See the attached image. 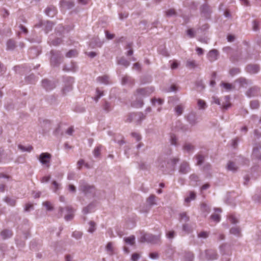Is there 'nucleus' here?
<instances>
[{
    "label": "nucleus",
    "instance_id": "nucleus-1",
    "mask_svg": "<svg viewBox=\"0 0 261 261\" xmlns=\"http://www.w3.org/2000/svg\"><path fill=\"white\" fill-rule=\"evenodd\" d=\"M178 158L166 159L165 156L160 157L158 160V166L163 168L166 166L167 168H174L177 163L178 162Z\"/></svg>",
    "mask_w": 261,
    "mask_h": 261
},
{
    "label": "nucleus",
    "instance_id": "nucleus-2",
    "mask_svg": "<svg viewBox=\"0 0 261 261\" xmlns=\"http://www.w3.org/2000/svg\"><path fill=\"white\" fill-rule=\"evenodd\" d=\"M79 191L87 197H93L95 195V188L84 180L79 182Z\"/></svg>",
    "mask_w": 261,
    "mask_h": 261
},
{
    "label": "nucleus",
    "instance_id": "nucleus-3",
    "mask_svg": "<svg viewBox=\"0 0 261 261\" xmlns=\"http://www.w3.org/2000/svg\"><path fill=\"white\" fill-rule=\"evenodd\" d=\"M160 237L161 234L155 236L150 233H145L141 236L140 241L142 243L147 242L155 244L160 241Z\"/></svg>",
    "mask_w": 261,
    "mask_h": 261
},
{
    "label": "nucleus",
    "instance_id": "nucleus-4",
    "mask_svg": "<svg viewBox=\"0 0 261 261\" xmlns=\"http://www.w3.org/2000/svg\"><path fill=\"white\" fill-rule=\"evenodd\" d=\"M50 54L51 55L50 58L51 65L54 67L58 66L60 64V61L62 57L61 52L53 50L50 51Z\"/></svg>",
    "mask_w": 261,
    "mask_h": 261
},
{
    "label": "nucleus",
    "instance_id": "nucleus-5",
    "mask_svg": "<svg viewBox=\"0 0 261 261\" xmlns=\"http://www.w3.org/2000/svg\"><path fill=\"white\" fill-rule=\"evenodd\" d=\"M229 99V98L228 96L224 97V101H223L222 100H220L218 97L214 96L213 97V102L220 106L222 109L227 110L230 106Z\"/></svg>",
    "mask_w": 261,
    "mask_h": 261
},
{
    "label": "nucleus",
    "instance_id": "nucleus-6",
    "mask_svg": "<svg viewBox=\"0 0 261 261\" xmlns=\"http://www.w3.org/2000/svg\"><path fill=\"white\" fill-rule=\"evenodd\" d=\"M145 115L143 114L142 112L132 113L128 115L126 119V121L130 122L133 121H135L138 123H140L142 120L145 119Z\"/></svg>",
    "mask_w": 261,
    "mask_h": 261
},
{
    "label": "nucleus",
    "instance_id": "nucleus-7",
    "mask_svg": "<svg viewBox=\"0 0 261 261\" xmlns=\"http://www.w3.org/2000/svg\"><path fill=\"white\" fill-rule=\"evenodd\" d=\"M205 258H203L204 254L201 253L200 257L202 260H206L208 261H213L218 258V254L216 251L212 249L207 250L204 253Z\"/></svg>",
    "mask_w": 261,
    "mask_h": 261
},
{
    "label": "nucleus",
    "instance_id": "nucleus-8",
    "mask_svg": "<svg viewBox=\"0 0 261 261\" xmlns=\"http://www.w3.org/2000/svg\"><path fill=\"white\" fill-rule=\"evenodd\" d=\"M54 24L50 21H40L38 23L35 24L36 28L43 27L44 31L45 33H47L51 31Z\"/></svg>",
    "mask_w": 261,
    "mask_h": 261
},
{
    "label": "nucleus",
    "instance_id": "nucleus-9",
    "mask_svg": "<svg viewBox=\"0 0 261 261\" xmlns=\"http://www.w3.org/2000/svg\"><path fill=\"white\" fill-rule=\"evenodd\" d=\"M74 83V79L71 77H66L65 79V87L63 89L64 93L66 94L67 92L71 91L72 89V84Z\"/></svg>",
    "mask_w": 261,
    "mask_h": 261
},
{
    "label": "nucleus",
    "instance_id": "nucleus-10",
    "mask_svg": "<svg viewBox=\"0 0 261 261\" xmlns=\"http://www.w3.org/2000/svg\"><path fill=\"white\" fill-rule=\"evenodd\" d=\"M50 158L51 155L49 153L47 152L42 153L39 155V160L42 165H46V167H48Z\"/></svg>",
    "mask_w": 261,
    "mask_h": 261
},
{
    "label": "nucleus",
    "instance_id": "nucleus-11",
    "mask_svg": "<svg viewBox=\"0 0 261 261\" xmlns=\"http://www.w3.org/2000/svg\"><path fill=\"white\" fill-rule=\"evenodd\" d=\"M154 91V89L152 88H145V89H140L137 90V94L135 96L137 99L139 96H148L150 93H151Z\"/></svg>",
    "mask_w": 261,
    "mask_h": 261
},
{
    "label": "nucleus",
    "instance_id": "nucleus-12",
    "mask_svg": "<svg viewBox=\"0 0 261 261\" xmlns=\"http://www.w3.org/2000/svg\"><path fill=\"white\" fill-rule=\"evenodd\" d=\"M231 246L227 244H222L220 246V251L222 255H229L231 254Z\"/></svg>",
    "mask_w": 261,
    "mask_h": 261
},
{
    "label": "nucleus",
    "instance_id": "nucleus-13",
    "mask_svg": "<svg viewBox=\"0 0 261 261\" xmlns=\"http://www.w3.org/2000/svg\"><path fill=\"white\" fill-rule=\"evenodd\" d=\"M187 121L192 125H194L198 122V117L194 112L190 113L187 116Z\"/></svg>",
    "mask_w": 261,
    "mask_h": 261
},
{
    "label": "nucleus",
    "instance_id": "nucleus-14",
    "mask_svg": "<svg viewBox=\"0 0 261 261\" xmlns=\"http://www.w3.org/2000/svg\"><path fill=\"white\" fill-rule=\"evenodd\" d=\"M65 210L67 214L65 216L64 219L67 221L71 220L74 217V210L70 206L66 207Z\"/></svg>",
    "mask_w": 261,
    "mask_h": 261
},
{
    "label": "nucleus",
    "instance_id": "nucleus-15",
    "mask_svg": "<svg viewBox=\"0 0 261 261\" xmlns=\"http://www.w3.org/2000/svg\"><path fill=\"white\" fill-rule=\"evenodd\" d=\"M260 68L257 64H249L246 67V70L251 74H256L259 71Z\"/></svg>",
    "mask_w": 261,
    "mask_h": 261
},
{
    "label": "nucleus",
    "instance_id": "nucleus-16",
    "mask_svg": "<svg viewBox=\"0 0 261 261\" xmlns=\"http://www.w3.org/2000/svg\"><path fill=\"white\" fill-rule=\"evenodd\" d=\"M260 91V89L254 86L251 88H250L246 92V95L248 97H252L254 96H256L258 95L259 92Z\"/></svg>",
    "mask_w": 261,
    "mask_h": 261
},
{
    "label": "nucleus",
    "instance_id": "nucleus-17",
    "mask_svg": "<svg viewBox=\"0 0 261 261\" xmlns=\"http://www.w3.org/2000/svg\"><path fill=\"white\" fill-rule=\"evenodd\" d=\"M42 86L46 90H51L55 88V84L53 82L48 81L47 80H43L42 81Z\"/></svg>",
    "mask_w": 261,
    "mask_h": 261
},
{
    "label": "nucleus",
    "instance_id": "nucleus-18",
    "mask_svg": "<svg viewBox=\"0 0 261 261\" xmlns=\"http://www.w3.org/2000/svg\"><path fill=\"white\" fill-rule=\"evenodd\" d=\"M190 171V167L188 162H183L180 165L179 172L181 174H187Z\"/></svg>",
    "mask_w": 261,
    "mask_h": 261
},
{
    "label": "nucleus",
    "instance_id": "nucleus-19",
    "mask_svg": "<svg viewBox=\"0 0 261 261\" xmlns=\"http://www.w3.org/2000/svg\"><path fill=\"white\" fill-rule=\"evenodd\" d=\"M218 52L216 49H212L207 54V57L211 62L216 60L218 58Z\"/></svg>",
    "mask_w": 261,
    "mask_h": 261
},
{
    "label": "nucleus",
    "instance_id": "nucleus-20",
    "mask_svg": "<svg viewBox=\"0 0 261 261\" xmlns=\"http://www.w3.org/2000/svg\"><path fill=\"white\" fill-rule=\"evenodd\" d=\"M121 84L123 85H128L131 86L134 84V81L132 77L125 75L122 77Z\"/></svg>",
    "mask_w": 261,
    "mask_h": 261
},
{
    "label": "nucleus",
    "instance_id": "nucleus-21",
    "mask_svg": "<svg viewBox=\"0 0 261 261\" xmlns=\"http://www.w3.org/2000/svg\"><path fill=\"white\" fill-rule=\"evenodd\" d=\"M229 232L237 237H240L241 234V229L238 226H234L231 227L229 230Z\"/></svg>",
    "mask_w": 261,
    "mask_h": 261
},
{
    "label": "nucleus",
    "instance_id": "nucleus-22",
    "mask_svg": "<svg viewBox=\"0 0 261 261\" xmlns=\"http://www.w3.org/2000/svg\"><path fill=\"white\" fill-rule=\"evenodd\" d=\"M105 249L107 253L110 256L113 255L115 253L114 244L111 242H109L107 244Z\"/></svg>",
    "mask_w": 261,
    "mask_h": 261
},
{
    "label": "nucleus",
    "instance_id": "nucleus-23",
    "mask_svg": "<svg viewBox=\"0 0 261 261\" xmlns=\"http://www.w3.org/2000/svg\"><path fill=\"white\" fill-rule=\"evenodd\" d=\"M56 9L52 6L47 8L45 11L46 15L50 17H54L56 15Z\"/></svg>",
    "mask_w": 261,
    "mask_h": 261
},
{
    "label": "nucleus",
    "instance_id": "nucleus-24",
    "mask_svg": "<svg viewBox=\"0 0 261 261\" xmlns=\"http://www.w3.org/2000/svg\"><path fill=\"white\" fill-rule=\"evenodd\" d=\"M97 81L100 84L105 85L111 84V82L109 81V77L106 75L98 77L97 78Z\"/></svg>",
    "mask_w": 261,
    "mask_h": 261
},
{
    "label": "nucleus",
    "instance_id": "nucleus-25",
    "mask_svg": "<svg viewBox=\"0 0 261 261\" xmlns=\"http://www.w3.org/2000/svg\"><path fill=\"white\" fill-rule=\"evenodd\" d=\"M200 11L205 17H207L211 13L210 8L207 4L203 5L200 8Z\"/></svg>",
    "mask_w": 261,
    "mask_h": 261
},
{
    "label": "nucleus",
    "instance_id": "nucleus-26",
    "mask_svg": "<svg viewBox=\"0 0 261 261\" xmlns=\"http://www.w3.org/2000/svg\"><path fill=\"white\" fill-rule=\"evenodd\" d=\"M196 198V194L194 192H190L189 196L185 198V204L189 206V203Z\"/></svg>",
    "mask_w": 261,
    "mask_h": 261
},
{
    "label": "nucleus",
    "instance_id": "nucleus-27",
    "mask_svg": "<svg viewBox=\"0 0 261 261\" xmlns=\"http://www.w3.org/2000/svg\"><path fill=\"white\" fill-rule=\"evenodd\" d=\"M117 62L118 65H122L126 68L129 65V62L124 58L117 59Z\"/></svg>",
    "mask_w": 261,
    "mask_h": 261
},
{
    "label": "nucleus",
    "instance_id": "nucleus-28",
    "mask_svg": "<svg viewBox=\"0 0 261 261\" xmlns=\"http://www.w3.org/2000/svg\"><path fill=\"white\" fill-rule=\"evenodd\" d=\"M226 168L229 171L235 172L237 170L238 167L233 162L229 161L227 164Z\"/></svg>",
    "mask_w": 261,
    "mask_h": 261
},
{
    "label": "nucleus",
    "instance_id": "nucleus-29",
    "mask_svg": "<svg viewBox=\"0 0 261 261\" xmlns=\"http://www.w3.org/2000/svg\"><path fill=\"white\" fill-rule=\"evenodd\" d=\"M62 40L60 38H57L56 39H53L51 37H49L48 43L50 45L57 46L61 43Z\"/></svg>",
    "mask_w": 261,
    "mask_h": 261
},
{
    "label": "nucleus",
    "instance_id": "nucleus-30",
    "mask_svg": "<svg viewBox=\"0 0 261 261\" xmlns=\"http://www.w3.org/2000/svg\"><path fill=\"white\" fill-rule=\"evenodd\" d=\"M95 205L93 203H90L87 206L84 207L83 210V212L84 214H87L92 211Z\"/></svg>",
    "mask_w": 261,
    "mask_h": 261
},
{
    "label": "nucleus",
    "instance_id": "nucleus-31",
    "mask_svg": "<svg viewBox=\"0 0 261 261\" xmlns=\"http://www.w3.org/2000/svg\"><path fill=\"white\" fill-rule=\"evenodd\" d=\"M12 235V232L7 229L4 230L1 232V236L4 239H7L10 238Z\"/></svg>",
    "mask_w": 261,
    "mask_h": 261
},
{
    "label": "nucleus",
    "instance_id": "nucleus-32",
    "mask_svg": "<svg viewBox=\"0 0 261 261\" xmlns=\"http://www.w3.org/2000/svg\"><path fill=\"white\" fill-rule=\"evenodd\" d=\"M147 202L150 206L156 205V203L155 202V196L154 195H151L147 198Z\"/></svg>",
    "mask_w": 261,
    "mask_h": 261
},
{
    "label": "nucleus",
    "instance_id": "nucleus-33",
    "mask_svg": "<svg viewBox=\"0 0 261 261\" xmlns=\"http://www.w3.org/2000/svg\"><path fill=\"white\" fill-rule=\"evenodd\" d=\"M61 4L63 7H66L68 9H71L74 6V3L70 1L62 0Z\"/></svg>",
    "mask_w": 261,
    "mask_h": 261
},
{
    "label": "nucleus",
    "instance_id": "nucleus-34",
    "mask_svg": "<svg viewBox=\"0 0 261 261\" xmlns=\"http://www.w3.org/2000/svg\"><path fill=\"white\" fill-rule=\"evenodd\" d=\"M18 147L22 152H30L33 150L32 146L30 145H29L28 146H24L22 145H19L18 146Z\"/></svg>",
    "mask_w": 261,
    "mask_h": 261
},
{
    "label": "nucleus",
    "instance_id": "nucleus-35",
    "mask_svg": "<svg viewBox=\"0 0 261 261\" xmlns=\"http://www.w3.org/2000/svg\"><path fill=\"white\" fill-rule=\"evenodd\" d=\"M4 201L6 202L8 205L10 206H14L16 203V200L14 198H11L9 197H6L4 199Z\"/></svg>",
    "mask_w": 261,
    "mask_h": 261
},
{
    "label": "nucleus",
    "instance_id": "nucleus-36",
    "mask_svg": "<svg viewBox=\"0 0 261 261\" xmlns=\"http://www.w3.org/2000/svg\"><path fill=\"white\" fill-rule=\"evenodd\" d=\"M195 158L197 160V165L200 166L201 165L204 160V156L201 154H197L195 156Z\"/></svg>",
    "mask_w": 261,
    "mask_h": 261
},
{
    "label": "nucleus",
    "instance_id": "nucleus-37",
    "mask_svg": "<svg viewBox=\"0 0 261 261\" xmlns=\"http://www.w3.org/2000/svg\"><path fill=\"white\" fill-rule=\"evenodd\" d=\"M15 47V43L13 40H9L7 42V49L8 50H13Z\"/></svg>",
    "mask_w": 261,
    "mask_h": 261
},
{
    "label": "nucleus",
    "instance_id": "nucleus-38",
    "mask_svg": "<svg viewBox=\"0 0 261 261\" xmlns=\"http://www.w3.org/2000/svg\"><path fill=\"white\" fill-rule=\"evenodd\" d=\"M197 105L199 110H204L206 108L205 102L202 99H198Z\"/></svg>",
    "mask_w": 261,
    "mask_h": 261
},
{
    "label": "nucleus",
    "instance_id": "nucleus-39",
    "mask_svg": "<svg viewBox=\"0 0 261 261\" xmlns=\"http://www.w3.org/2000/svg\"><path fill=\"white\" fill-rule=\"evenodd\" d=\"M131 105L134 107L141 108L143 105V101L141 98H139L136 101L132 102Z\"/></svg>",
    "mask_w": 261,
    "mask_h": 261
},
{
    "label": "nucleus",
    "instance_id": "nucleus-40",
    "mask_svg": "<svg viewBox=\"0 0 261 261\" xmlns=\"http://www.w3.org/2000/svg\"><path fill=\"white\" fill-rule=\"evenodd\" d=\"M82 236H83L82 232L80 231H77V230L74 231L72 232V235H71V236L73 238H74V239H75L76 240L81 239L82 237Z\"/></svg>",
    "mask_w": 261,
    "mask_h": 261
},
{
    "label": "nucleus",
    "instance_id": "nucleus-41",
    "mask_svg": "<svg viewBox=\"0 0 261 261\" xmlns=\"http://www.w3.org/2000/svg\"><path fill=\"white\" fill-rule=\"evenodd\" d=\"M89 227L88 231L90 233H93L96 230V224L94 222L91 221L89 222Z\"/></svg>",
    "mask_w": 261,
    "mask_h": 261
},
{
    "label": "nucleus",
    "instance_id": "nucleus-42",
    "mask_svg": "<svg viewBox=\"0 0 261 261\" xmlns=\"http://www.w3.org/2000/svg\"><path fill=\"white\" fill-rule=\"evenodd\" d=\"M135 239V237L132 236L127 238H125L124 240L126 243L132 245L134 243Z\"/></svg>",
    "mask_w": 261,
    "mask_h": 261
},
{
    "label": "nucleus",
    "instance_id": "nucleus-43",
    "mask_svg": "<svg viewBox=\"0 0 261 261\" xmlns=\"http://www.w3.org/2000/svg\"><path fill=\"white\" fill-rule=\"evenodd\" d=\"M175 232L173 230L169 231L166 232V236L169 240H172L175 236Z\"/></svg>",
    "mask_w": 261,
    "mask_h": 261
},
{
    "label": "nucleus",
    "instance_id": "nucleus-44",
    "mask_svg": "<svg viewBox=\"0 0 261 261\" xmlns=\"http://www.w3.org/2000/svg\"><path fill=\"white\" fill-rule=\"evenodd\" d=\"M183 148L185 150H186L187 152H190V151H192L194 149V147L193 145L190 143H186L184 145Z\"/></svg>",
    "mask_w": 261,
    "mask_h": 261
},
{
    "label": "nucleus",
    "instance_id": "nucleus-45",
    "mask_svg": "<svg viewBox=\"0 0 261 261\" xmlns=\"http://www.w3.org/2000/svg\"><path fill=\"white\" fill-rule=\"evenodd\" d=\"M229 74L231 76H234L240 72V69L238 68H233L229 70Z\"/></svg>",
    "mask_w": 261,
    "mask_h": 261
},
{
    "label": "nucleus",
    "instance_id": "nucleus-46",
    "mask_svg": "<svg viewBox=\"0 0 261 261\" xmlns=\"http://www.w3.org/2000/svg\"><path fill=\"white\" fill-rule=\"evenodd\" d=\"M180 221L187 222L189 220V217L187 215L186 213H182L180 214Z\"/></svg>",
    "mask_w": 261,
    "mask_h": 261
},
{
    "label": "nucleus",
    "instance_id": "nucleus-47",
    "mask_svg": "<svg viewBox=\"0 0 261 261\" xmlns=\"http://www.w3.org/2000/svg\"><path fill=\"white\" fill-rule=\"evenodd\" d=\"M253 200L258 203H261V192L257 194H255L252 197Z\"/></svg>",
    "mask_w": 261,
    "mask_h": 261
},
{
    "label": "nucleus",
    "instance_id": "nucleus-48",
    "mask_svg": "<svg viewBox=\"0 0 261 261\" xmlns=\"http://www.w3.org/2000/svg\"><path fill=\"white\" fill-rule=\"evenodd\" d=\"M76 54L77 53L75 50H70L66 53V57L67 58H72L75 57Z\"/></svg>",
    "mask_w": 261,
    "mask_h": 261
},
{
    "label": "nucleus",
    "instance_id": "nucleus-49",
    "mask_svg": "<svg viewBox=\"0 0 261 261\" xmlns=\"http://www.w3.org/2000/svg\"><path fill=\"white\" fill-rule=\"evenodd\" d=\"M211 219L215 222H219L220 221V216L219 214H213L211 216Z\"/></svg>",
    "mask_w": 261,
    "mask_h": 261
},
{
    "label": "nucleus",
    "instance_id": "nucleus-50",
    "mask_svg": "<svg viewBox=\"0 0 261 261\" xmlns=\"http://www.w3.org/2000/svg\"><path fill=\"white\" fill-rule=\"evenodd\" d=\"M170 143L172 145L176 146L177 144V138L176 137L174 134H171L170 135Z\"/></svg>",
    "mask_w": 261,
    "mask_h": 261
},
{
    "label": "nucleus",
    "instance_id": "nucleus-51",
    "mask_svg": "<svg viewBox=\"0 0 261 261\" xmlns=\"http://www.w3.org/2000/svg\"><path fill=\"white\" fill-rule=\"evenodd\" d=\"M175 111L177 115H180L183 112V108L180 105H178L175 108Z\"/></svg>",
    "mask_w": 261,
    "mask_h": 261
},
{
    "label": "nucleus",
    "instance_id": "nucleus-52",
    "mask_svg": "<svg viewBox=\"0 0 261 261\" xmlns=\"http://www.w3.org/2000/svg\"><path fill=\"white\" fill-rule=\"evenodd\" d=\"M101 148V146L99 145L98 146H97L93 150V155L95 157H97L100 154V151Z\"/></svg>",
    "mask_w": 261,
    "mask_h": 261
},
{
    "label": "nucleus",
    "instance_id": "nucleus-53",
    "mask_svg": "<svg viewBox=\"0 0 261 261\" xmlns=\"http://www.w3.org/2000/svg\"><path fill=\"white\" fill-rule=\"evenodd\" d=\"M258 154V149L257 148H255L253 149L252 155L253 157H255L256 158H257L258 160H261V154Z\"/></svg>",
    "mask_w": 261,
    "mask_h": 261
},
{
    "label": "nucleus",
    "instance_id": "nucleus-54",
    "mask_svg": "<svg viewBox=\"0 0 261 261\" xmlns=\"http://www.w3.org/2000/svg\"><path fill=\"white\" fill-rule=\"evenodd\" d=\"M186 66L190 68H195L196 67L195 61L194 60H189L187 61Z\"/></svg>",
    "mask_w": 261,
    "mask_h": 261
},
{
    "label": "nucleus",
    "instance_id": "nucleus-55",
    "mask_svg": "<svg viewBox=\"0 0 261 261\" xmlns=\"http://www.w3.org/2000/svg\"><path fill=\"white\" fill-rule=\"evenodd\" d=\"M96 96L94 97V100L95 101H97L98 99L103 96V92L102 91H100L98 89H96Z\"/></svg>",
    "mask_w": 261,
    "mask_h": 261
},
{
    "label": "nucleus",
    "instance_id": "nucleus-56",
    "mask_svg": "<svg viewBox=\"0 0 261 261\" xmlns=\"http://www.w3.org/2000/svg\"><path fill=\"white\" fill-rule=\"evenodd\" d=\"M96 96L94 97V100L95 101H97L98 99L103 96V92L102 91H100L98 89H96Z\"/></svg>",
    "mask_w": 261,
    "mask_h": 261
},
{
    "label": "nucleus",
    "instance_id": "nucleus-57",
    "mask_svg": "<svg viewBox=\"0 0 261 261\" xmlns=\"http://www.w3.org/2000/svg\"><path fill=\"white\" fill-rule=\"evenodd\" d=\"M250 108L252 109H257L259 107V103L257 101L253 100L250 102Z\"/></svg>",
    "mask_w": 261,
    "mask_h": 261
},
{
    "label": "nucleus",
    "instance_id": "nucleus-58",
    "mask_svg": "<svg viewBox=\"0 0 261 261\" xmlns=\"http://www.w3.org/2000/svg\"><path fill=\"white\" fill-rule=\"evenodd\" d=\"M229 220L232 224H235L238 222V219L233 215H230L229 216Z\"/></svg>",
    "mask_w": 261,
    "mask_h": 261
},
{
    "label": "nucleus",
    "instance_id": "nucleus-59",
    "mask_svg": "<svg viewBox=\"0 0 261 261\" xmlns=\"http://www.w3.org/2000/svg\"><path fill=\"white\" fill-rule=\"evenodd\" d=\"M43 205L46 207L48 211H51L53 210V206L49 201H45L43 203Z\"/></svg>",
    "mask_w": 261,
    "mask_h": 261
},
{
    "label": "nucleus",
    "instance_id": "nucleus-60",
    "mask_svg": "<svg viewBox=\"0 0 261 261\" xmlns=\"http://www.w3.org/2000/svg\"><path fill=\"white\" fill-rule=\"evenodd\" d=\"M221 86H222L224 88V89L227 91L230 90L232 88V85L230 84L226 83L224 82H222L221 83Z\"/></svg>",
    "mask_w": 261,
    "mask_h": 261
},
{
    "label": "nucleus",
    "instance_id": "nucleus-61",
    "mask_svg": "<svg viewBox=\"0 0 261 261\" xmlns=\"http://www.w3.org/2000/svg\"><path fill=\"white\" fill-rule=\"evenodd\" d=\"M187 34L191 38L195 37V32L192 29H188L187 31Z\"/></svg>",
    "mask_w": 261,
    "mask_h": 261
},
{
    "label": "nucleus",
    "instance_id": "nucleus-62",
    "mask_svg": "<svg viewBox=\"0 0 261 261\" xmlns=\"http://www.w3.org/2000/svg\"><path fill=\"white\" fill-rule=\"evenodd\" d=\"M252 28L254 31H256L259 29V23L256 20H254L252 22Z\"/></svg>",
    "mask_w": 261,
    "mask_h": 261
},
{
    "label": "nucleus",
    "instance_id": "nucleus-63",
    "mask_svg": "<svg viewBox=\"0 0 261 261\" xmlns=\"http://www.w3.org/2000/svg\"><path fill=\"white\" fill-rule=\"evenodd\" d=\"M208 236V233L206 231H202L198 233V238L205 239Z\"/></svg>",
    "mask_w": 261,
    "mask_h": 261
},
{
    "label": "nucleus",
    "instance_id": "nucleus-64",
    "mask_svg": "<svg viewBox=\"0 0 261 261\" xmlns=\"http://www.w3.org/2000/svg\"><path fill=\"white\" fill-rule=\"evenodd\" d=\"M52 184L54 186V192L56 193L57 191L60 189V185L56 181H53Z\"/></svg>",
    "mask_w": 261,
    "mask_h": 261
}]
</instances>
